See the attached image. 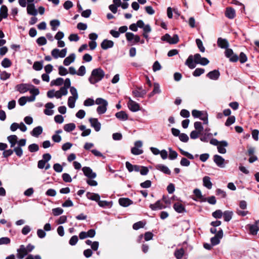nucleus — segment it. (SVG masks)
<instances>
[{
	"instance_id": "f257e3e1",
	"label": "nucleus",
	"mask_w": 259,
	"mask_h": 259,
	"mask_svg": "<svg viewBox=\"0 0 259 259\" xmlns=\"http://www.w3.org/2000/svg\"><path fill=\"white\" fill-rule=\"evenodd\" d=\"M105 76V72L101 68L94 69L91 72L89 81L91 84H95L101 81Z\"/></svg>"
},
{
	"instance_id": "f03ea898",
	"label": "nucleus",
	"mask_w": 259,
	"mask_h": 259,
	"mask_svg": "<svg viewBox=\"0 0 259 259\" xmlns=\"http://www.w3.org/2000/svg\"><path fill=\"white\" fill-rule=\"evenodd\" d=\"M163 41H166L171 45H175L179 42V38L177 34H175L172 37H171L169 34L166 33L163 36Z\"/></svg>"
},
{
	"instance_id": "7ed1b4c3",
	"label": "nucleus",
	"mask_w": 259,
	"mask_h": 259,
	"mask_svg": "<svg viewBox=\"0 0 259 259\" xmlns=\"http://www.w3.org/2000/svg\"><path fill=\"white\" fill-rule=\"evenodd\" d=\"M225 54L226 57L229 58L230 62H236L238 61V56L234 53L232 49L227 48Z\"/></svg>"
},
{
	"instance_id": "20e7f679",
	"label": "nucleus",
	"mask_w": 259,
	"mask_h": 259,
	"mask_svg": "<svg viewBox=\"0 0 259 259\" xmlns=\"http://www.w3.org/2000/svg\"><path fill=\"white\" fill-rule=\"evenodd\" d=\"M223 237V231L220 229L215 236L210 239L211 244L212 246L217 245L220 243V239Z\"/></svg>"
},
{
	"instance_id": "39448f33",
	"label": "nucleus",
	"mask_w": 259,
	"mask_h": 259,
	"mask_svg": "<svg viewBox=\"0 0 259 259\" xmlns=\"http://www.w3.org/2000/svg\"><path fill=\"white\" fill-rule=\"evenodd\" d=\"M30 87H34V85L28 83H20L15 87V90L20 93L23 94L29 90Z\"/></svg>"
},
{
	"instance_id": "423d86ee",
	"label": "nucleus",
	"mask_w": 259,
	"mask_h": 259,
	"mask_svg": "<svg viewBox=\"0 0 259 259\" xmlns=\"http://www.w3.org/2000/svg\"><path fill=\"white\" fill-rule=\"evenodd\" d=\"M84 175L90 179H94L96 177L97 175L93 172L90 167L84 166L82 168Z\"/></svg>"
},
{
	"instance_id": "0eeeda50",
	"label": "nucleus",
	"mask_w": 259,
	"mask_h": 259,
	"mask_svg": "<svg viewBox=\"0 0 259 259\" xmlns=\"http://www.w3.org/2000/svg\"><path fill=\"white\" fill-rule=\"evenodd\" d=\"M17 251V254L16 256L18 259H22L28 254L27 251L25 249V246L24 245H21Z\"/></svg>"
},
{
	"instance_id": "6e6552de",
	"label": "nucleus",
	"mask_w": 259,
	"mask_h": 259,
	"mask_svg": "<svg viewBox=\"0 0 259 259\" xmlns=\"http://www.w3.org/2000/svg\"><path fill=\"white\" fill-rule=\"evenodd\" d=\"M127 106L129 109L132 112H136L140 110V105L138 103L133 101L130 98V100L127 103Z\"/></svg>"
},
{
	"instance_id": "1a4fd4ad",
	"label": "nucleus",
	"mask_w": 259,
	"mask_h": 259,
	"mask_svg": "<svg viewBox=\"0 0 259 259\" xmlns=\"http://www.w3.org/2000/svg\"><path fill=\"white\" fill-rule=\"evenodd\" d=\"M89 121L91 126L94 128L96 132H99L101 129V123L99 122L97 118H90Z\"/></svg>"
},
{
	"instance_id": "9d476101",
	"label": "nucleus",
	"mask_w": 259,
	"mask_h": 259,
	"mask_svg": "<svg viewBox=\"0 0 259 259\" xmlns=\"http://www.w3.org/2000/svg\"><path fill=\"white\" fill-rule=\"evenodd\" d=\"M114 46V42L112 40L107 39H104L101 44V47L103 50H107L111 48Z\"/></svg>"
},
{
	"instance_id": "9b49d317",
	"label": "nucleus",
	"mask_w": 259,
	"mask_h": 259,
	"mask_svg": "<svg viewBox=\"0 0 259 259\" xmlns=\"http://www.w3.org/2000/svg\"><path fill=\"white\" fill-rule=\"evenodd\" d=\"M213 161L219 167H224L225 159L221 156L217 154L214 155L213 156Z\"/></svg>"
},
{
	"instance_id": "f8f14e48",
	"label": "nucleus",
	"mask_w": 259,
	"mask_h": 259,
	"mask_svg": "<svg viewBox=\"0 0 259 259\" xmlns=\"http://www.w3.org/2000/svg\"><path fill=\"white\" fill-rule=\"evenodd\" d=\"M225 14L226 17L232 19L236 16L235 10L232 7H228L226 9Z\"/></svg>"
},
{
	"instance_id": "ddd939ff",
	"label": "nucleus",
	"mask_w": 259,
	"mask_h": 259,
	"mask_svg": "<svg viewBox=\"0 0 259 259\" xmlns=\"http://www.w3.org/2000/svg\"><path fill=\"white\" fill-rule=\"evenodd\" d=\"M220 76V73L218 70H213L209 72L206 76L210 79L217 80Z\"/></svg>"
},
{
	"instance_id": "4468645a",
	"label": "nucleus",
	"mask_w": 259,
	"mask_h": 259,
	"mask_svg": "<svg viewBox=\"0 0 259 259\" xmlns=\"http://www.w3.org/2000/svg\"><path fill=\"white\" fill-rule=\"evenodd\" d=\"M118 202L123 207H127L133 203V201L128 198H120L118 200Z\"/></svg>"
},
{
	"instance_id": "2eb2a0df",
	"label": "nucleus",
	"mask_w": 259,
	"mask_h": 259,
	"mask_svg": "<svg viewBox=\"0 0 259 259\" xmlns=\"http://www.w3.org/2000/svg\"><path fill=\"white\" fill-rule=\"evenodd\" d=\"M173 207L175 211L178 213H182L186 211L185 206L179 202L175 203Z\"/></svg>"
},
{
	"instance_id": "dca6fc26",
	"label": "nucleus",
	"mask_w": 259,
	"mask_h": 259,
	"mask_svg": "<svg viewBox=\"0 0 259 259\" xmlns=\"http://www.w3.org/2000/svg\"><path fill=\"white\" fill-rule=\"evenodd\" d=\"M217 43L218 46L222 49H226L229 46L228 40L221 37L218 38Z\"/></svg>"
},
{
	"instance_id": "f3484780",
	"label": "nucleus",
	"mask_w": 259,
	"mask_h": 259,
	"mask_svg": "<svg viewBox=\"0 0 259 259\" xmlns=\"http://www.w3.org/2000/svg\"><path fill=\"white\" fill-rule=\"evenodd\" d=\"M27 12L29 15L32 16H36L37 14V11L35 8V6L33 4H29L27 7Z\"/></svg>"
},
{
	"instance_id": "a211bd4d",
	"label": "nucleus",
	"mask_w": 259,
	"mask_h": 259,
	"mask_svg": "<svg viewBox=\"0 0 259 259\" xmlns=\"http://www.w3.org/2000/svg\"><path fill=\"white\" fill-rule=\"evenodd\" d=\"M46 109L44 110V113L47 115H52L54 112L53 110H49L54 107V105L52 102H49L45 105Z\"/></svg>"
},
{
	"instance_id": "6ab92c4d",
	"label": "nucleus",
	"mask_w": 259,
	"mask_h": 259,
	"mask_svg": "<svg viewBox=\"0 0 259 259\" xmlns=\"http://www.w3.org/2000/svg\"><path fill=\"white\" fill-rule=\"evenodd\" d=\"M228 144L226 141H220V144L218 146V150L221 154H225L226 152V149L224 148L227 147Z\"/></svg>"
},
{
	"instance_id": "aec40b11",
	"label": "nucleus",
	"mask_w": 259,
	"mask_h": 259,
	"mask_svg": "<svg viewBox=\"0 0 259 259\" xmlns=\"http://www.w3.org/2000/svg\"><path fill=\"white\" fill-rule=\"evenodd\" d=\"M87 197L88 199L95 201L98 203L100 199V196L97 193H92L91 192H88L87 193Z\"/></svg>"
},
{
	"instance_id": "412c9836",
	"label": "nucleus",
	"mask_w": 259,
	"mask_h": 259,
	"mask_svg": "<svg viewBox=\"0 0 259 259\" xmlns=\"http://www.w3.org/2000/svg\"><path fill=\"white\" fill-rule=\"evenodd\" d=\"M185 65H187L189 68L193 69L196 67L195 63L193 60V56L190 55L186 60Z\"/></svg>"
},
{
	"instance_id": "4be33fe9",
	"label": "nucleus",
	"mask_w": 259,
	"mask_h": 259,
	"mask_svg": "<svg viewBox=\"0 0 259 259\" xmlns=\"http://www.w3.org/2000/svg\"><path fill=\"white\" fill-rule=\"evenodd\" d=\"M42 127L41 126H38L34 127L31 132V135L35 137H38L42 133Z\"/></svg>"
},
{
	"instance_id": "5701e85b",
	"label": "nucleus",
	"mask_w": 259,
	"mask_h": 259,
	"mask_svg": "<svg viewBox=\"0 0 259 259\" xmlns=\"http://www.w3.org/2000/svg\"><path fill=\"white\" fill-rule=\"evenodd\" d=\"M75 58V55L74 54L72 53L70 54L69 56L66 57L63 61V64L65 66H68L72 62H74Z\"/></svg>"
},
{
	"instance_id": "b1692460",
	"label": "nucleus",
	"mask_w": 259,
	"mask_h": 259,
	"mask_svg": "<svg viewBox=\"0 0 259 259\" xmlns=\"http://www.w3.org/2000/svg\"><path fill=\"white\" fill-rule=\"evenodd\" d=\"M193 193L197 199H199L201 202L206 201V198L204 197L201 194V191L198 189H195Z\"/></svg>"
},
{
	"instance_id": "393cba45",
	"label": "nucleus",
	"mask_w": 259,
	"mask_h": 259,
	"mask_svg": "<svg viewBox=\"0 0 259 259\" xmlns=\"http://www.w3.org/2000/svg\"><path fill=\"white\" fill-rule=\"evenodd\" d=\"M250 233L253 235H256L259 231V226L256 224L248 225Z\"/></svg>"
},
{
	"instance_id": "a878e982",
	"label": "nucleus",
	"mask_w": 259,
	"mask_h": 259,
	"mask_svg": "<svg viewBox=\"0 0 259 259\" xmlns=\"http://www.w3.org/2000/svg\"><path fill=\"white\" fill-rule=\"evenodd\" d=\"M116 118L121 120H126L128 119V115L124 111H121L115 114Z\"/></svg>"
},
{
	"instance_id": "bb28decb",
	"label": "nucleus",
	"mask_w": 259,
	"mask_h": 259,
	"mask_svg": "<svg viewBox=\"0 0 259 259\" xmlns=\"http://www.w3.org/2000/svg\"><path fill=\"white\" fill-rule=\"evenodd\" d=\"M7 139L11 144V147H14L17 143V136L13 135L8 137Z\"/></svg>"
},
{
	"instance_id": "cd10ccee",
	"label": "nucleus",
	"mask_w": 259,
	"mask_h": 259,
	"mask_svg": "<svg viewBox=\"0 0 259 259\" xmlns=\"http://www.w3.org/2000/svg\"><path fill=\"white\" fill-rule=\"evenodd\" d=\"M203 185L208 189L212 188V183L210 181V178L208 176H205L203 178Z\"/></svg>"
},
{
	"instance_id": "c85d7f7f",
	"label": "nucleus",
	"mask_w": 259,
	"mask_h": 259,
	"mask_svg": "<svg viewBox=\"0 0 259 259\" xmlns=\"http://www.w3.org/2000/svg\"><path fill=\"white\" fill-rule=\"evenodd\" d=\"M233 214V213L231 211H225L223 213L224 221L226 222L230 221L232 218Z\"/></svg>"
},
{
	"instance_id": "c756f323",
	"label": "nucleus",
	"mask_w": 259,
	"mask_h": 259,
	"mask_svg": "<svg viewBox=\"0 0 259 259\" xmlns=\"http://www.w3.org/2000/svg\"><path fill=\"white\" fill-rule=\"evenodd\" d=\"M132 93L135 97H144L146 94V92L145 90L140 91L137 90H135L132 91Z\"/></svg>"
},
{
	"instance_id": "7c9ffc66",
	"label": "nucleus",
	"mask_w": 259,
	"mask_h": 259,
	"mask_svg": "<svg viewBox=\"0 0 259 259\" xmlns=\"http://www.w3.org/2000/svg\"><path fill=\"white\" fill-rule=\"evenodd\" d=\"M75 127V124L74 123H70L64 125V130L67 132H70L73 131Z\"/></svg>"
},
{
	"instance_id": "2f4dec72",
	"label": "nucleus",
	"mask_w": 259,
	"mask_h": 259,
	"mask_svg": "<svg viewBox=\"0 0 259 259\" xmlns=\"http://www.w3.org/2000/svg\"><path fill=\"white\" fill-rule=\"evenodd\" d=\"M169 150V155H168V158L170 160H174L176 159L178 157V153L172 149L171 148L169 147L168 148Z\"/></svg>"
},
{
	"instance_id": "473e14b6",
	"label": "nucleus",
	"mask_w": 259,
	"mask_h": 259,
	"mask_svg": "<svg viewBox=\"0 0 259 259\" xmlns=\"http://www.w3.org/2000/svg\"><path fill=\"white\" fill-rule=\"evenodd\" d=\"M107 106H108V103L104 104V105H99L97 108V111L98 113L99 114H102L105 113V112L107 110Z\"/></svg>"
},
{
	"instance_id": "72a5a7b5",
	"label": "nucleus",
	"mask_w": 259,
	"mask_h": 259,
	"mask_svg": "<svg viewBox=\"0 0 259 259\" xmlns=\"http://www.w3.org/2000/svg\"><path fill=\"white\" fill-rule=\"evenodd\" d=\"M185 253L184 249L183 248L177 249L175 252V255L177 259H182Z\"/></svg>"
},
{
	"instance_id": "f704fd0d",
	"label": "nucleus",
	"mask_w": 259,
	"mask_h": 259,
	"mask_svg": "<svg viewBox=\"0 0 259 259\" xmlns=\"http://www.w3.org/2000/svg\"><path fill=\"white\" fill-rule=\"evenodd\" d=\"M33 69L36 71H39L42 69L43 67L42 61H35L33 65Z\"/></svg>"
},
{
	"instance_id": "c9c22d12",
	"label": "nucleus",
	"mask_w": 259,
	"mask_h": 259,
	"mask_svg": "<svg viewBox=\"0 0 259 259\" xmlns=\"http://www.w3.org/2000/svg\"><path fill=\"white\" fill-rule=\"evenodd\" d=\"M146 225V222L144 221H139L133 225V228L135 230H137L140 228H143Z\"/></svg>"
},
{
	"instance_id": "e433bc0d",
	"label": "nucleus",
	"mask_w": 259,
	"mask_h": 259,
	"mask_svg": "<svg viewBox=\"0 0 259 259\" xmlns=\"http://www.w3.org/2000/svg\"><path fill=\"white\" fill-rule=\"evenodd\" d=\"M98 205L102 207H108L110 208L112 206V202H108L105 200H99Z\"/></svg>"
},
{
	"instance_id": "4c0bfd02",
	"label": "nucleus",
	"mask_w": 259,
	"mask_h": 259,
	"mask_svg": "<svg viewBox=\"0 0 259 259\" xmlns=\"http://www.w3.org/2000/svg\"><path fill=\"white\" fill-rule=\"evenodd\" d=\"M8 8L6 6H2L0 10V14H1V16H2L4 18H7L8 15Z\"/></svg>"
},
{
	"instance_id": "58836bf2",
	"label": "nucleus",
	"mask_w": 259,
	"mask_h": 259,
	"mask_svg": "<svg viewBox=\"0 0 259 259\" xmlns=\"http://www.w3.org/2000/svg\"><path fill=\"white\" fill-rule=\"evenodd\" d=\"M60 25V22L58 20L54 19L50 22V25L51 26L52 29L53 31H56L57 27H58Z\"/></svg>"
},
{
	"instance_id": "ea45409f",
	"label": "nucleus",
	"mask_w": 259,
	"mask_h": 259,
	"mask_svg": "<svg viewBox=\"0 0 259 259\" xmlns=\"http://www.w3.org/2000/svg\"><path fill=\"white\" fill-rule=\"evenodd\" d=\"M63 79L61 77H59L55 80H53L51 82V85L60 86L63 83Z\"/></svg>"
},
{
	"instance_id": "a19ab883",
	"label": "nucleus",
	"mask_w": 259,
	"mask_h": 259,
	"mask_svg": "<svg viewBox=\"0 0 259 259\" xmlns=\"http://www.w3.org/2000/svg\"><path fill=\"white\" fill-rule=\"evenodd\" d=\"M150 207L154 210L157 209H160L162 208L161 203L160 202V200H158L154 204H151L150 205Z\"/></svg>"
},
{
	"instance_id": "79ce46f5",
	"label": "nucleus",
	"mask_w": 259,
	"mask_h": 259,
	"mask_svg": "<svg viewBox=\"0 0 259 259\" xmlns=\"http://www.w3.org/2000/svg\"><path fill=\"white\" fill-rule=\"evenodd\" d=\"M204 72V69L197 68L193 71L192 74L194 76L198 77L200 76L201 74H203Z\"/></svg>"
},
{
	"instance_id": "37998d69",
	"label": "nucleus",
	"mask_w": 259,
	"mask_h": 259,
	"mask_svg": "<svg viewBox=\"0 0 259 259\" xmlns=\"http://www.w3.org/2000/svg\"><path fill=\"white\" fill-rule=\"evenodd\" d=\"M28 149L30 152H35L38 151L39 146L37 144L34 143L29 145Z\"/></svg>"
},
{
	"instance_id": "c03bdc74",
	"label": "nucleus",
	"mask_w": 259,
	"mask_h": 259,
	"mask_svg": "<svg viewBox=\"0 0 259 259\" xmlns=\"http://www.w3.org/2000/svg\"><path fill=\"white\" fill-rule=\"evenodd\" d=\"M235 122V117L234 116H230L227 118L225 125L227 126H229L231 124H233Z\"/></svg>"
},
{
	"instance_id": "a18cd8bd",
	"label": "nucleus",
	"mask_w": 259,
	"mask_h": 259,
	"mask_svg": "<svg viewBox=\"0 0 259 259\" xmlns=\"http://www.w3.org/2000/svg\"><path fill=\"white\" fill-rule=\"evenodd\" d=\"M11 76V74L6 71H2L0 73V79L2 80H6L9 79Z\"/></svg>"
},
{
	"instance_id": "49530a36",
	"label": "nucleus",
	"mask_w": 259,
	"mask_h": 259,
	"mask_svg": "<svg viewBox=\"0 0 259 259\" xmlns=\"http://www.w3.org/2000/svg\"><path fill=\"white\" fill-rule=\"evenodd\" d=\"M2 65L5 68H8L12 65V62L8 58H4L2 62Z\"/></svg>"
},
{
	"instance_id": "de8ad7c7",
	"label": "nucleus",
	"mask_w": 259,
	"mask_h": 259,
	"mask_svg": "<svg viewBox=\"0 0 259 259\" xmlns=\"http://www.w3.org/2000/svg\"><path fill=\"white\" fill-rule=\"evenodd\" d=\"M179 151L181 153V154H182L183 155L187 157L188 159H193L194 158V156L192 154H191V153H190L187 151H185L184 150H183V149H182L181 148H179Z\"/></svg>"
},
{
	"instance_id": "09e8293b",
	"label": "nucleus",
	"mask_w": 259,
	"mask_h": 259,
	"mask_svg": "<svg viewBox=\"0 0 259 259\" xmlns=\"http://www.w3.org/2000/svg\"><path fill=\"white\" fill-rule=\"evenodd\" d=\"M196 43L200 51L201 52H204L205 49L203 46L202 41L200 39L197 38L196 39Z\"/></svg>"
},
{
	"instance_id": "8fccbe9b",
	"label": "nucleus",
	"mask_w": 259,
	"mask_h": 259,
	"mask_svg": "<svg viewBox=\"0 0 259 259\" xmlns=\"http://www.w3.org/2000/svg\"><path fill=\"white\" fill-rule=\"evenodd\" d=\"M238 60L241 63H244L247 61V57L243 52H241L239 57H238Z\"/></svg>"
},
{
	"instance_id": "3c124183",
	"label": "nucleus",
	"mask_w": 259,
	"mask_h": 259,
	"mask_svg": "<svg viewBox=\"0 0 259 259\" xmlns=\"http://www.w3.org/2000/svg\"><path fill=\"white\" fill-rule=\"evenodd\" d=\"M192 115L194 118H200L203 115V113L201 111L194 109L192 111Z\"/></svg>"
},
{
	"instance_id": "603ef678",
	"label": "nucleus",
	"mask_w": 259,
	"mask_h": 259,
	"mask_svg": "<svg viewBox=\"0 0 259 259\" xmlns=\"http://www.w3.org/2000/svg\"><path fill=\"white\" fill-rule=\"evenodd\" d=\"M194 127L196 131L201 133L203 130V127L201 123L199 121H196L194 123Z\"/></svg>"
},
{
	"instance_id": "864d4df0",
	"label": "nucleus",
	"mask_w": 259,
	"mask_h": 259,
	"mask_svg": "<svg viewBox=\"0 0 259 259\" xmlns=\"http://www.w3.org/2000/svg\"><path fill=\"white\" fill-rule=\"evenodd\" d=\"M36 42L39 46H44L47 44V41L44 36H40L36 39Z\"/></svg>"
},
{
	"instance_id": "5fc2aeb1",
	"label": "nucleus",
	"mask_w": 259,
	"mask_h": 259,
	"mask_svg": "<svg viewBox=\"0 0 259 259\" xmlns=\"http://www.w3.org/2000/svg\"><path fill=\"white\" fill-rule=\"evenodd\" d=\"M14 152L15 153L16 155L19 157H21L23 155V150L20 147H16L13 149Z\"/></svg>"
},
{
	"instance_id": "6e6d98bb",
	"label": "nucleus",
	"mask_w": 259,
	"mask_h": 259,
	"mask_svg": "<svg viewBox=\"0 0 259 259\" xmlns=\"http://www.w3.org/2000/svg\"><path fill=\"white\" fill-rule=\"evenodd\" d=\"M63 212V209L60 207H57L52 209V213L54 215L57 216Z\"/></svg>"
},
{
	"instance_id": "4d7b16f0",
	"label": "nucleus",
	"mask_w": 259,
	"mask_h": 259,
	"mask_svg": "<svg viewBox=\"0 0 259 259\" xmlns=\"http://www.w3.org/2000/svg\"><path fill=\"white\" fill-rule=\"evenodd\" d=\"M131 152L134 155H138L142 154L143 153V151L142 149H140L138 148L134 147L131 149Z\"/></svg>"
},
{
	"instance_id": "13d9d810",
	"label": "nucleus",
	"mask_w": 259,
	"mask_h": 259,
	"mask_svg": "<svg viewBox=\"0 0 259 259\" xmlns=\"http://www.w3.org/2000/svg\"><path fill=\"white\" fill-rule=\"evenodd\" d=\"M77 99H75L73 97H69L68 99V105L71 108H73L75 106V103Z\"/></svg>"
},
{
	"instance_id": "bf43d9fd",
	"label": "nucleus",
	"mask_w": 259,
	"mask_h": 259,
	"mask_svg": "<svg viewBox=\"0 0 259 259\" xmlns=\"http://www.w3.org/2000/svg\"><path fill=\"white\" fill-rule=\"evenodd\" d=\"M179 139L182 142L186 143L189 141V137L185 133H181L179 136Z\"/></svg>"
},
{
	"instance_id": "052dcab7",
	"label": "nucleus",
	"mask_w": 259,
	"mask_h": 259,
	"mask_svg": "<svg viewBox=\"0 0 259 259\" xmlns=\"http://www.w3.org/2000/svg\"><path fill=\"white\" fill-rule=\"evenodd\" d=\"M223 212L220 209H218L212 212V215L215 219H221L223 215Z\"/></svg>"
},
{
	"instance_id": "680f3d73",
	"label": "nucleus",
	"mask_w": 259,
	"mask_h": 259,
	"mask_svg": "<svg viewBox=\"0 0 259 259\" xmlns=\"http://www.w3.org/2000/svg\"><path fill=\"white\" fill-rule=\"evenodd\" d=\"M144 240L146 241L151 240L153 237V234L150 232H146L144 235H143Z\"/></svg>"
},
{
	"instance_id": "e2e57ef3",
	"label": "nucleus",
	"mask_w": 259,
	"mask_h": 259,
	"mask_svg": "<svg viewBox=\"0 0 259 259\" xmlns=\"http://www.w3.org/2000/svg\"><path fill=\"white\" fill-rule=\"evenodd\" d=\"M58 70L59 74L61 76H64L68 74V71L67 69L64 67L63 66H60L58 68Z\"/></svg>"
},
{
	"instance_id": "0e129e2a",
	"label": "nucleus",
	"mask_w": 259,
	"mask_h": 259,
	"mask_svg": "<svg viewBox=\"0 0 259 259\" xmlns=\"http://www.w3.org/2000/svg\"><path fill=\"white\" fill-rule=\"evenodd\" d=\"M78 241V237L76 235H74L71 237L69 240V243L70 245L73 246L75 245Z\"/></svg>"
},
{
	"instance_id": "69168bd1",
	"label": "nucleus",
	"mask_w": 259,
	"mask_h": 259,
	"mask_svg": "<svg viewBox=\"0 0 259 259\" xmlns=\"http://www.w3.org/2000/svg\"><path fill=\"white\" fill-rule=\"evenodd\" d=\"M63 180L66 183H70L72 181V179L70 176L67 173H64L62 175Z\"/></svg>"
},
{
	"instance_id": "338daca9",
	"label": "nucleus",
	"mask_w": 259,
	"mask_h": 259,
	"mask_svg": "<svg viewBox=\"0 0 259 259\" xmlns=\"http://www.w3.org/2000/svg\"><path fill=\"white\" fill-rule=\"evenodd\" d=\"M70 92L72 95L71 97L77 99L78 96L76 89L73 87H70Z\"/></svg>"
},
{
	"instance_id": "774afa93",
	"label": "nucleus",
	"mask_w": 259,
	"mask_h": 259,
	"mask_svg": "<svg viewBox=\"0 0 259 259\" xmlns=\"http://www.w3.org/2000/svg\"><path fill=\"white\" fill-rule=\"evenodd\" d=\"M73 5L71 1H66L63 4V7L66 10H69L73 7Z\"/></svg>"
}]
</instances>
